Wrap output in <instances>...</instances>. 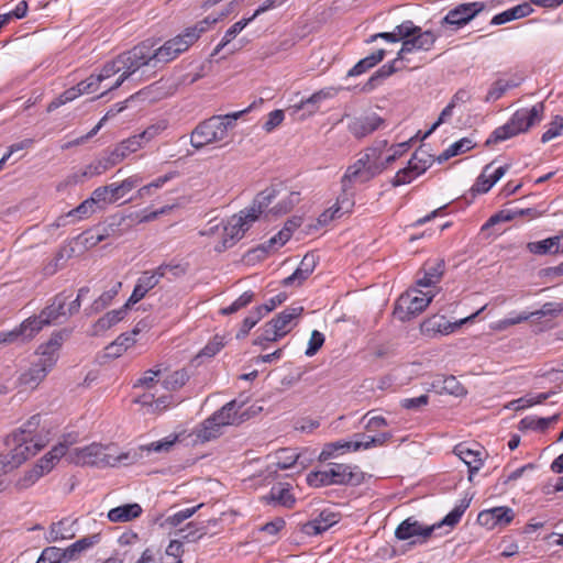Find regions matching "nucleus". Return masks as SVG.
Masks as SVG:
<instances>
[{
	"label": "nucleus",
	"instance_id": "13d9d810",
	"mask_svg": "<svg viewBox=\"0 0 563 563\" xmlns=\"http://www.w3.org/2000/svg\"><path fill=\"white\" fill-rule=\"evenodd\" d=\"M227 342L224 335L216 334L201 350L200 355L212 357L225 346Z\"/></svg>",
	"mask_w": 563,
	"mask_h": 563
},
{
	"label": "nucleus",
	"instance_id": "bf43d9fd",
	"mask_svg": "<svg viewBox=\"0 0 563 563\" xmlns=\"http://www.w3.org/2000/svg\"><path fill=\"white\" fill-rule=\"evenodd\" d=\"M96 211L93 199H86L78 207L68 211V216L73 217V221L80 220L91 216Z\"/></svg>",
	"mask_w": 563,
	"mask_h": 563
},
{
	"label": "nucleus",
	"instance_id": "774afa93",
	"mask_svg": "<svg viewBox=\"0 0 563 563\" xmlns=\"http://www.w3.org/2000/svg\"><path fill=\"white\" fill-rule=\"evenodd\" d=\"M563 132V118L556 115L555 119L551 122L549 129L542 134L541 141L547 143L554 137L561 135Z\"/></svg>",
	"mask_w": 563,
	"mask_h": 563
},
{
	"label": "nucleus",
	"instance_id": "5fc2aeb1",
	"mask_svg": "<svg viewBox=\"0 0 563 563\" xmlns=\"http://www.w3.org/2000/svg\"><path fill=\"white\" fill-rule=\"evenodd\" d=\"M40 478L41 472H37V470L33 467L24 472V474L15 481L14 488L19 492L25 490L32 487Z\"/></svg>",
	"mask_w": 563,
	"mask_h": 563
},
{
	"label": "nucleus",
	"instance_id": "cd10ccee",
	"mask_svg": "<svg viewBox=\"0 0 563 563\" xmlns=\"http://www.w3.org/2000/svg\"><path fill=\"white\" fill-rule=\"evenodd\" d=\"M142 507L134 504H126L109 510L107 517L111 522H128L142 515Z\"/></svg>",
	"mask_w": 563,
	"mask_h": 563
},
{
	"label": "nucleus",
	"instance_id": "f03ea898",
	"mask_svg": "<svg viewBox=\"0 0 563 563\" xmlns=\"http://www.w3.org/2000/svg\"><path fill=\"white\" fill-rule=\"evenodd\" d=\"M136 460V453L131 452L118 454L112 445H102L92 443L84 448L69 450L67 461L76 465H89L98 467L118 466L120 464H131Z\"/></svg>",
	"mask_w": 563,
	"mask_h": 563
},
{
	"label": "nucleus",
	"instance_id": "f257e3e1",
	"mask_svg": "<svg viewBox=\"0 0 563 563\" xmlns=\"http://www.w3.org/2000/svg\"><path fill=\"white\" fill-rule=\"evenodd\" d=\"M387 144L386 140L374 142L353 165L347 167L341 179L344 192L350 189L354 183H366L387 168L383 157V152Z\"/></svg>",
	"mask_w": 563,
	"mask_h": 563
},
{
	"label": "nucleus",
	"instance_id": "c756f323",
	"mask_svg": "<svg viewBox=\"0 0 563 563\" xmlns=\"http://www.w3.org/2000/svg\"><path fill=\"white\" fill-rule=\"evenodd\" d=\"M262 500L267 505H279L286 508H291L295 504V498L288 487H284L282 484L272 487L268 495L263 496Z\"/></svg>",
	"mask_w": 563,
	"mask_h": 563
},
{
	"label": "nucleus",
	"instance_id": "a19ab883",
	"mask_svg": "<svg viewBox=\"0 0 563 563\" xmlns=\"http://www.w3.org/2000/svg\"><path fill=\"white\" fill-rule=\"evenodd\" d=\"M285 335L278 330V327L272 321H268L262 328V333L253 341L254 345H260L263 349L267 347V343L276 342Z\"/></svg>",
	"mask_w": 563,
	"mask_h": 563
},
{
	"label": "nucleus",
	"instance_id": "69168bd1",
	"mask_svg": "<svg viewBox=\"0 0 563 563\" xmlns=\"http://www.w3.org/2000/svg\"><path fill=\"white\" fill-rule=\"evenodd\" d=\"M37 561L40 563H62L64 562L62 549L57 547H47L42 551Z\"/></svg>",
	"mask_w": 563,
	"mask_h": 563
},
{
	"label": "nucleus",
	"instance_id": "aec40b11",
	"mask_svg": "<svg viewBox=\"0 0 563 563\" xmlns=\"http://www.w3.org/2000/svg\"><path fill=\"white\" fill-rule=\"evenodd\" d=\"M454 453L468 467V481H473V476L483 466V452L470 448L466 443H460L454 448Z\"/></svg>",
	"mask_w": 563,
	"mask_h": 563
},
{
	"label": "nucleus",
	"instance_id": "39448f33",
	"mask_svg": "<svg viewBox=\"0 0 563 563\" xmlns=\"http://www.w3.org/2000/svg\"><path fill=\"white\" fill-rule=\"evenodd\" d=\"M252 107L244 110L224 114L213 115L199 123L190 135V144L200 150L211 143L223 141L228 135V130L234 125L242 114L249 112Z\"/></svg>",
	"mask_w": 563,
	"mask_h": 563
},
{
	"label": "nucleus",
	"instance_id": "b1692460",
	"mask_svg": "<svg viewBox=\"0 0 563 563\" xmlns=\"http://www.w3.org/2000/svg\"><path fill=\"white\" fill-rule=\"evenodd\" d=\"M336 522V514L329 510H323L316 519L306 522L301 530L307 536H317L324 532Z\"/></svg>",
	"mask_w": 563,
	"mask_h": 563
},
{
	"label": "nucleus",
	"instance_id": "864d4df0",
	"mask_svg": "<svg viewBox=\"0 0 563 563\" xmlns=\"http://www.w3.org/2000/svg\"><path fill=\"white\" fill-rule=\"evenodd\" d=\"M79 96H81L80 89H78L77 86L71 87L65 90L60 96L52 100L47 106V111L52 112L60 106L75 100Z\"/></svg>",
	"mask_w": 563,
	"mask_h": 563
},
{
	"label": "nucleus",
	"instance_id": "8fccbe9b",
	"mask_svg": "<svg viewBox=\"0 0 563 563\" xmlns=\"http://www.w3.org/2000/svg\"><path fill=\"white\" fill-rule=\"evenodd\" d=\"M188 379L189 375L185 369L175 371L164 379L163 386L167 390H177L181 388Z\"/></svg>",
	"mask_w": 563,
	"mask_h": 563
},
{
	"label": "nucleus",
	"instance_id": "393cba45",
	"mask_svg": "<svg viewBox=\"0 0 563 563\" xmlns=\"http://www.w3.org/2000/svg\"><path fill=\"white\" fill-rule=\"evenodd\" d=\"M51 371V368L44 366V364L38 361L33 362L31 366L20 375L19 383L22 386L34 389L41 384V382H43Z\"/></svg>",
	"mask_w": 563,
	"mask_h": 563
},
{
	"label": "nucleus",
	"instance_id": "6ab92c4d",
	"mask_svg": "<svg viewBox=\"0 0 563 563\" xmlns=\"http://www.w3.org/2000/svg\"><path fill=\"white\" fill-rule=\"evenodd\" d=\"M483 309L484 308L476 311L472 316L461 319L460 321H456L453 323L448 321L443 316H433L432 318H429L428 320H426L422 323L421 329L423 332H427V333L431 332V333L449 334V333L453 332L456 328L461 327L463 323L477 317Z\"/></svg>",
	"mask_w": 563,
	"mask_h": 563
},
{
	"label": "nucleus",
	"instance_id": "79ce46f5",
	"mask_svg": "<svg viewBox=\"0 0 563 563\" xmlns=\"http://www.w3.org/2000/svg\"><path fill=\"white\" fill-rule=\"evenodd\" d=\"M433 162V156L424 148L419 147L408 163L411 165V168L416 170V174H423Z\"/></svg>",
	"mask_w": 563,
	"mask_h": 563
},
{
	"label": "nucleus",
	"instance_id": "052dcab7",
	"mask_svg": "<svg viewBox=\"0 0 563 563\" xmlns=\"http://www.w3.org/2000/svg\"><path fill=\"white\" fill-rule=\"evenodd\" d=\"M510 87L511 85L508 81H505L503 79L496 80L489 88L485 97V101L492 102L498 100Z\"/></svg>",
	"mask_w": 563,
	"mask_h": 563
},
{
	"label": "nucleus",
	"instance_id": "58836bf2",
	"mask_svg": "<svg viewBox=\"0 0 563 563\" xmlns=\"http://www.w3.org/2000/svg\"><path fill=\"white\" fill-rule=\"evenodd\" d=\"M355 443H354V451H358L361 449L367 450L373 446H378L385 444L390 438V433H380L378 435H367V434H355L354 435Z\"/></svg>",
	"mask_w": 563,
	"mask_h": 563
},
{
	"label": "nucleus",
	"instance_id": "412c9836",
	"mask_svg": "<svg viewBox=\"0 0 563 563\" xmlns=\"http://www.w3.org/2000/svg\"><path fill=\"white\" fill-rule=\"evenodd\" d=\"M317 266V256L313 253H307L301 260L297 269L283 280L284 286L301 285L314 271Z\"/></svg>",
	"mask_w": 563,
	"mask_h": 563
},
{
	"label": "nucleus",
	"instance_id": "f704fd0d",
	"mask_svg": "<svg viewBox=\"0 0 563 563\" xmlns=\"http://www.w3.org/2000/svg\"><path fill=\"white\" fill-rule=\"evenodd\" d=\"M532 11L533 10L529 3H521L499 14H496L492 20V24L500 25L512 20L525 18L528 16Z\"/></svg>",
	"mask_w": 563,
	"mask_h": 563
},
{
	"label": "nucleus",
	"instance_id": "49530a36",
	"mask_svg": "<svg viewBox=\"0 0 563 563\" xmlns=\"http://www.w3.org/2000/svg\"><path fill=\"white\" fill-rule=\"evenodd\" d=\"M275 465L278 470H288L292 467L299 459V454L294 449H280L275 455Z\"/></svg>",
	"mask_w": 563,
	"mask_h": 563
},
{
	"label": "nucleus",
	"instance_id": "6e6552de",
	"mask_svg": "<svg viewBox=\"0 0 563 563\" xmlns=\"http://www.w3.org/2000/svg\"><path fill=\"white\" fill-rule=\"evenodd\" d=\"M137 53L139 51H135L133 47L130 51L119 54L114 59L103 65L100 73L97 74L102 82L114 75L120 74L117 80L111 86L107 87L104 92L119 88L126 79L141 68L137 59Z\"/></svg>",
	"mask_w": 563,
	"mask_h": 563
},
{
	"label": "nucleus",
	"instance_id": "1a4fd4ad",
	"mask_svg": "<svg viewBox=\"0 0 563 563\" xmlns=\"http://www.w3.org/2000/svg\"><path fill=\"white\" fill-rule=\"evenodd\" d=\"M5 445L9 453L1 463L4 467L12 470L35 455L45 444L43 440L26 439L21 434L11 433L5 438Z\"/></svg>",
	"mask_w": 563,
	"mask_h": 563
},
{
	"label": "nucleus",
	"instance_id": "a18cd8bd",
	"mask_svg": "<svg viewBox=\"0 0 563 563\" xmlns=\"http://www.w3.org/2000/svg\"><path fill=\"white\" fill-rule=\"evenodd\" d=\"M398 60L399 59L396 58L391 63L383 65L377 71H375L365 84L364 90L369 91L374 89L377 81L383 80L396 73L399 69L396 67Z\"/></svg>",
	"mask_w": 563,
	"mask_h": 563
},
{
	"label": "nucleus",
	"instance_id": "c85d7f7f",
	"mask_svg": "<svg viewBox=\"0 0 563 563\" xmlns=\"http://www.w3.org/2000/svg\"><path fill=\"white\" fill-rule=\"evenodd\" d=\"M221 433L222 428L212 417L207 418L194 430L195 441L199 443H206L217 439Z\"/></svg>",
	"mask_w": 563,
	"mask_h": 563
},
{
	"label": "nucleus",
	"instance_id": "7ed1b4c3",
	"mask_svg": "<svg viewBox=\"0 0 563 563\" xmlns=\"http://www.w3.org/2000/svg\"><path fill=\"white\" fill-rule=\"evenodd\" d=\"M191 45L183 34L166 41L162 46L154 47L151 41H144L134 46L137 53L140 67L151 66L153 68L166 65L186 52Z\"/></svg>",
	"mask_w": 563,
	"mask_h": 563
},
{
	"label": "nucleus",
	"instance_id": "6e6d98bb",
	"mask_svg": "<svg viewBox=\"0 0 563 563\" xmlns=\"http://www.w3.org/2000/svg\"><path fill=\"white\" fill-rule=\"evenodd\" d=\"M468 505V501H462L460 505L455 506L453 510L449 512L440 523L435 525L437 528L442 526L454 527L461 520V517L467 509Z\"/></svg>",
	"mask_w": 563,
	"mask_h": 563
},
{
	"label": "nucleus",
	"instance_id": "37998d69",
	"mask_svg": "<svg viewBox=\"0 0 563 563\" xmlns=\"http://www.w3.org/2000/svg\"><path fill=\"white\" fill-rule=\"evenodd\" d=\"M135 342V336L131 332L122 333L107 346L108 354L118 357L129 347L133 346Z\"/></svg>",
	"mask_w": 563,
	"mask_h": 563
},
{
	"label": "nucleus",
	"instance_id": "0eeeda50",
	"mask_svg": "<svg viewBox=\"0 0 563 563\" xmlns=\"http://www.w3.org/2000/svg\"><path fill=\"white\" fill-rule=\"evenodd\" d=\"M364 474L357 466L343 463H329L323 470L310 472L307 475V483L311 487H323L330 485H360Z\"/></svg>",
	"mask_w": 563,
	"mask_h": 563
},
{
	"label": "nucleus",
	"instance_id": "f3484780",
	"mask_svg": "<svg viewBox=\"0 0 563 563\" xmlns=\"http://www.w3.org/2000/svg\"><path fill=\"white\" fill-rule=\"evenodd\" d=\"M514 519V511L509 507H495L483 510L477 516V522L487 529L506 527Z\"/></svg>",
	"mask_w": 563,
	"mask_h": 563
},
{
	"label": "nucleus",
	"instance_id": "c9c22d12",
	"mask_svg": "<svg viewBox=\"0 0 563 563\" xmlns=\"http://www.w3.org/2000/svg\"><path fill=\"white\" fill-rule=\"evenodd\" d=\"M122 287L121 282H117L111 289L103 291L92 303L90 307L86 308V313L88 316H91L93 313H97L104 308H107L113 298L118 295L119 290Z\"/></svg>",
	"mask_w": 563,
	"mask_h": 563
},
{
	"label": "nucleus",
	"instance_id": "4be33fe9",
	"mask_svg": "<svg viewBox=\"0 0 563 563\" xmlns=\"http://www.w3.org/2000/svg\"><path fill=\"white\" fill-rule=\"evenodd\" d=\"M44 327H46L45 322L37 314L25 319L19 327L11 331L12 334H15V342H27L31 341L37 333H40Z\"/></svg>",
	"mask_w": 563,
	"mask_h": 563
},
{
	"label": "nucleus",
	"instance_id": "7c9ffc66",
	"mask_svg": "<svg viewBox=\"0 0 563 563\" xmlns=\"http://www.w3.org/2000/svg\"><path fill=\"white\" fill-rule=\"evenodd\" d=\"M444 272V262L439 260L432 264L427 263L423 266V276L417 279V285L430 287L440 282Z\"/></svg>",
	"mask_w": 563,
	"mask_h": 563
},
{
	"label": "nucleus",
	"instance_id": "338daca9",
	"mask_svg": "<svg viewBox=\"0 0 563 563\" xmlns=\"http://www.w3.org/2000/svg\"><path fill=\"white\" fill-rule=\"evenodd\" d=\"M412 37L420 51H429L437 40V36L431 31L422 32L421 30L416 35H412Z\"/></svg>",
	"mask_w": 563,
	"mask_h": 563
},
{
	"label": "nucleus",
	"instance_id": "de8ad7c7",
	"mask_svg": "<svg viewBox=\"0 0 563 563\" xmlns=\"http://www.w3.org/2000/svg\"><path fill=\"white\" fill-rule=\"evenodd\" d=\"M290 236L291 228H288V223H285V227L277 234L271 238L267 244L261 245L258 249L254 250L253 253L261 252L266 254L268 249L284 245L290 239Z\"/></svg>",
	"mask_w": 563,
	"mask_h": 563
},
{
	"label": "nucleus",
	"instance_id": "bb28decb",
	"mask_svg": "<svg viewBox=\"0 0 563 563\" xmlns=\"http://www.w3.org/2000/svg\"><path fill=\"white\" fill-rule=\"evenodd\" d=\"M67 297L64 294H58L54 297L51 305L45 307L38 316L45 322L46 325H49L54 321H56L59 317L66 316V306Z\"/></svg>",
	"mask_w": 563,
	"mask_h": 563
},
{
	"label": "nucleus",
	"instance_id": "473e14b6",
	"mask_svg": "<svg viewBox=\"0 0 563 563\" xmlns=\"http://www.w3.org/2000/svg\"><path fill=\"white\" fill-rule=\"evenodd\" d=\"M130 307H126V303L121 307L120 309L111 310L107 312L104 316L99 318L96 323L93 324V334L97 335L100 332L107 331L110 328H112L114 324H117L119 321H121L128 309Z\"/></svg>",
	"mask_w": 563,
	"mask_h": 563
},
{
	"label": "nucleus",
	"instance_id": "72a5a7b5",
	"mask_svg": "<svg viewBox=\"0 0 563 563\" xmlns=\"http://www.w3.org/2000/svg\"><path fill=\"white\" fill-rule=\"evenodd\" d=\"M432 387L440 394L445 393L456 397L466 394L464 386L454 376L438 377L432 383Z\"/></svg>",
	"mask_w": 563,
	"mask_h": 563
},
{
	"label": "nucleus",
	"instance_id": "ea45409f",
	"mask_svg": "<svg viewBox=\"0 0 563 563\" xmlns=\"http://www.w3.org/2000/svg\"><path fill=\"white\" fill-rule=\"evenodd\" d=\"M559 236H551L542 241L530 242L527 249L537 255L556 254L559 253Z\"/></svg>",
	"mask_w": 563,
	"mask_h": 563
},
{
	"label": "nucleus",
	"instance_id": "ddd939ff",
	"mask_svg": "<svg viewBox=\"0 0 563 563\" xmlns=\"http://www.w3.org/2000/svg\"><path fill=\"white\" fill-rule=\"evenodd\" d=\"M244 404L243 400L233 399L217 410L211 417L221 428L238 426L250 418L249 411L243 410Z\"/></svg>",
	"mask_w": 563,
	"mask_h": 563
},
{
	"label": "nucleus",
	"instance_id": "e2e57ef3",
	"mask_svg": "<svg viewBox=\"0 0 563 563\" xmlns=\"http://www.w3.org/2000/svg\"><path fill=\"white\" fill-rule=\"evenodd\" d=\"M394 32L398 42L400 40L405 41L408 37L416 35L418 32H420V27L416 26L412 21H405L404 23L397 25Z\"/></svg>",
	"mask_w": 563,
	"mask_h": 563
},
{
	"label": "nucleus",
	"instance_id": "dca6fc26",
	"mask_svg": "<svg viewBox=\"0 0 563 563\" xmlns=\"http://www.w3.org/2000/svg\"><path fill=\"white\" fill-rule=\"evenodd\" d=\"M165 268H155L154 271H145L136 280L134 289L126 301V307H131L142 300L146 294L155 288L159 280L164 277Z\"/></svg>",
	"mask_w": 563,
	"mask_h": 563
},
{
	"label": "nucleus",
	"instance_id": "2eb2a0df",
	"mask_svg": "<svg viewBox=\"0 0 563 563\" xmlns=\"http://www.w3.org/2000/svg\"><path fill=\"white\" fill-rule=\"evenodd\" d=\"M435 529V525L426 526L419 522L416 518L409 517L396 528L395 537L398 540L418 538L420 542H426Z\"/></svg>",
	"mask_w": 563,
	"mask_h": 563
},
{
	"label": "nucleus",
	"instance_id": "4468645a",
	"mask_svg": "<svg viewBox=\"0 0 563 563\" xmlns=\"http://www.w3.org/2000/svg\"><path fill=\"white\" fill-rule=\"evenodd\" d=\"M69 332L67 330H60L54 332L49 340L37 347L36 354L38 355V362L53 369L58 360V352L68 336Z\"/></svg>",
	"mask_w": 563,
	"mask_h": 563
},
{
	"label": "nucleus",
	"instance_id": "c03bdc74",
	"mask_svg": "<svg viewBox=\"0 0 563 563\" xmlns=\"http://www.w3.org/2000/svg\"><path fill=\"white\" fill-rule=\"evenodd\" d=\"M141 147H142V143H137V139H135L134 136H131V137L122 141L119 145H117L111 153L117 158V162L121 163L130 154L139 151Z\"/></svg>",
	"mask_w": 563,
	"mask_h": 563
},
{
	"label": "nucleus",
	"instance_id": "4c0bfd02",
	"mask_svg": "<svg viewBox=\"0 0 563 563\" xmlns=\"http://www.w3.org/2000/svg\"><path fill=\"white\" fill-rule=\"evenodd\" d=\"M352 202L347 197L339 199L336 205L322 212L318 218L320 225L329 224L333 219L341 217L344 212H347L352 207Z\"/></svg>",
	"mask_w": 563,
	"mask_h": 563
},
{
	"label": "nucleus",
	"instance_id": "9d476101",
	"mask_svg": "<svg viewBox=\"0 0 563 563\" xmlns=\"http://www.w3.org/2000/svg\"><path fill=\"white\" fill-rule=\"evenodd\" d=\"M433 296H428L420 290H412L401 295L395 308V314L402 321L409 320L421 313L431 302Z\"/></svg>",
	"mask_w": 563,
	"mask_h": 563
},
{
	"label": "nucleus",
	"instance_id": "f8f14e48",
	"mask_svg": "<svg viewBox=\"0 0 563 563\" xmlns=\"http://www.w3.org/2000/svg\"><path fill=\"white\" fill-rule=\"evenodd\" d=\"M254 221L250 220L245 210L240 211L239 214L232 216L223 228V238L221 245H218L216 250L222 252L235 244L244 233L250 229Z\"/></svg>",
	"mask_w": 563,
	"mask_h": 563
},
{
	"label": "nucleus",
	"instance_id": "423d86ee",
	"mask_svg": "<svg viewBox=\"0 0 563 563\" xmlns=\"http://www.w3.org/2000/svg\"><path fill=\"white\" fill-rule=\"evenodd\" d=\"M286 194L277 205L268 210V213L273 216H280L289 212L294 206L298 202V194L287 191L283 184H273L256 195L252 205L244 210L247 212L251 221H256L258 217L265 211V209L282 194Z\"/></svg>",
	"mask_w": 563,
	"mask_h": 563
},
{
	"label": "nucleus",
	"instance_id": "4d7b16f0",
	"mask_svg": "<svg viewBox=\"0 0 563 563\" xmlns=\"http://www.w3.org/2000/svg\"><path fill=\"white\" fill-rule=\"evenodd\" d=\"M165 129L166 123L162 121L150 125L142 133L133 136L137 139V143H142L143 146L145 143L150 142L151 140L159 135Z\"/></svg>",
	"mask_w": 563,
	"mask_h": 563
},
{
	"label": "nucleus",
	"instance_id": "603ef678",
	"mask_svg": "<svg viewBox=\"0 0 563 563\" xmlns=\"http://www.w3.org/2000/svg\"><path fill=\"white\" fill-rule=\"evenodd\" d=\"M41 417L38 415L32 416L19 430L14 431V434H21L23 438H31L35 440H42L37 434L40 427Z\"/></svg>",
	"mask_w": 563,
	"mask_h": 563
},
{
	"label": "nucleus",
	"instance_id": "9b49d317",
	"mask_svg": "<svg viewBox=\"0 0 563 563\" xmlns=\"http://www.w3.org/2000/svg\"><path fill=\"white\" fill-rule=\"evenodd\" d=\"M484 9L485 4L483 2L461 3L451 9L441 20L440 24L442 27H449L452 31H456L467 24Z\"/></svg>",
	"mask_w": 563,
	"mask_h": 563
},
{
	"label": "nucleus",
	"instance_id": "09e8293b",
	"mask_svg": "<svg viewBox=\"0 0 563 563\" xmlns=\"http://www.w3.org/2000/svg\"><path fill=\"white\" fill-rule=\"evenodd\" d=\"M354 443H355V440H353V441H336V442L328 443L322 449L319 460L327 461V460L333 457L334 453L336 451H341V450L354 451Z\"/></svg>",
	"mask_w": 563,
	"mask_h": 563
},
{
	"label": "nucleus",
	"instance_id": "0e129e2a",
	"mask_svg": "<svg viewBox=\"0 0 563 563\" xmlns=\"http://www.w3.org/2000/svg\"><path fill=\"white\" fill-rule=\"evenodd\" d=\"M420 174H416V170L413 168H411V165L408 163V165L405 168L397 172L391 184L394 187L409 184L412 179H415Z\"/></svg>",
	"mask_w": 563,
	"mask_h": 563
},
{
	"label": "nucleus",
	"instance_id": "a211bd4d",
	"mask_svg": "<svg viewBox=\"0 0 563 563\" xmlns=\"http://www.w3.org/2000/svg\"><path fill=\"white\" fill-rule=\"evenodd\" d=\"M384 124V119L372 113L369 115L353 118L347 129L350 133L357 140H362L378 130Z\"/></svg>",
	"mask_w": 563,
	"mask_h": 563
},
{
	"label": "nucleus",
	"instance_id": "5701e85b",
	"mask_svg": "<svg viewBox=\"0 0 563 563\" xmlns=\"http://www.w3.org/2000/svg\"><path fill=\"white\" fill-rule=\"evenodd\" d=\"M73 441L69 442L71 444ZM68 454V443L66 441L58 443L55 445L47 454H45L34 466L37 472H41V477L45 474L49 473L55 464L60 460V457L65 456L67 459Z\"/></svg>",
	"mask_w": 563,
	"mask_h": 563
},
{
	"label": "nucleus",
	"instance_id": "a878e982",
	"mask_svg": "<svg viewBox=\"0 0 563 563\" xmlns=\"http://www.w3.org/2000/svg\"><path fill=\"white\" fill-rule=\"evenodd\" d=\"M336 92L338 90L333 87L321 89L312 93L309 98L301 100L299 104L292 106L290 109L295 114L305 108H310L309 114H313L319 109V103L321 101L333 98Z\"/></svg>",
	"mask_w": 563,
	"mask_h": 563
},
{
	"label": "nucleus",
	"instance_id": "20e7f679",
	"mask_svg": "<svg viewBox=\"0 0 563 563\" xmlns=\"http://www.w3.org/2000/svg\"><path fill=\"white\" fill-rule=\"evenodd\" d=\"M544 108L543 102H538L529 109L522 108L517 110L508 122L493 131L486 141V145L496 144L528 132L531 126L541 122Z\"/></svg>",
	"mask_w": 563,
	"mask_h": 563
},
{
	"label": "nucleus",
	"instance_id": "e433bc0d",
	"mask_svg": "<svg viewBox=\"0 0 563 563\" xmlns=\"http://www.w3.org/2000/svg\"><path fill=\"white\" fill-rule=\"evenodd\" d=\"M385 57V49H378L375 53L371 54L369 56L358 60L349 71L347 76H358L367 71L368 69L376 66L378 63H380Z\"/></svg>",
	"mask_w": 563,
	"mask_h": 563
},
{
	"label": "nucleus",
	"instance_id": "3c124183",
	"mask_svg": "<svg viewBox=\"0 0 563 563\" xmlns=\"http://www.w3.org/2000/svg\"><path fill=\"white\" fill-rule=\"evenodd\" d=\"M181 538L187 542H195L207 534V527L196 522H189L180 530Z\"/></svg>",
	"mask_w": 563,
	"mask_h": 563
},
{
	"label": "nucleus",
	"instance_id": "680f3d73",
	"mask_svg": "<svg viewBox=\"0 0 563 563\" xmlns=\"http://www.w3.org/2000/svg\"><path fill=\"white\" fill-rule=\"evenodd\" d=\"M209 29L208 21H199L194 26L187 27L181 34L192 45L200 35Z\"/></svg>",
	"mask_w": 563,
	"mask_h": 563
},
{
	"label": "nucleus",
	"instance_id": "2f4dec72",
	"mask_svg": "<svg viewBox=\"0 0 563 563\" xmlns=\"http://www.w3.org/2000/svg\"><path fill=\"white\" fill-rule=\"evenodd\" d=\"M303 311L302 307H287L280 313H278L271 321L278 327V330L283 335H286L291 329V322L301 316Z\"/></svg>",
	"mask_w": 563,
	"mask_h": 563
}]
</instances>
